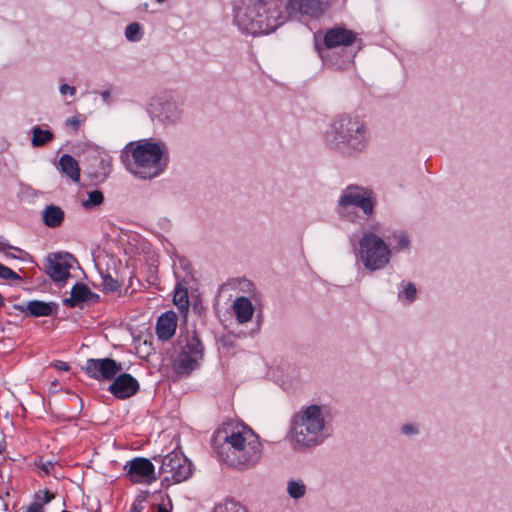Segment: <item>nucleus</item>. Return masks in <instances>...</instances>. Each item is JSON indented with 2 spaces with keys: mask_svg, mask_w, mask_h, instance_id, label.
<instances>
[{
  "mask_svg": "<svg viewBox=\"0 0 512 512\" xmlns=\"http://www.w3.org/2000/svg\"><path fill=\"white\" fill-rule=\"evenodd\" d=\"M217 437L222 440L217 446L218 457L229 466L247 470L259 462L261 442L258 435L246 425L228 424L218 431Z\"/></svg>",
  "mask_w": 512,
  "mask_h": 512,
  "instance_id": "nucleus-1",
  "label": "nucleus"
},
{
  "mask_svg": "<svg viewBox=\"0 0 512 512\" xmlns=\"http://www.w3.org/2000/svg\"><path fill=\"white\" fill-rule=\"evenodd\" d=\"M126 169L141 179L160 175L168 164L166 146L147 139L128 143L120 154Z\"/></svg>",
  "mask_w": 512,
  "mask_h": 512,
  "instance_id": "nucleus-2",
  "label": "nucleus"
},
{
  "mask_svg": "<svg viewBox=\"0 0 512 512\" xmlns=\"http://www.w3.org/2000/svg\"><path fill=\"white\" fill-rule=\"evenodd\" d=\"M235 22L245 33L269 34L287 21L276 1L243 0L235 10Z\"/></svg>",
  "mask_w": 512,
  "mask_h": 512,
  "instance_id": "nucleus-3",
  "label": "nucleus"
},
{
  "mask_svg": "<svg viewBox=\"0 0 512 512\" xmlns=\"http://www.w3.org/2000/svg\"><path fill=\"white\" fill-rule=\"evenodd\" d=\"M367 140L368 132L364 121L349 114L334 118L326 132L327 143L343 154L362 151Z\"/></svg>",
  "mask_w": 512,
  "mask_h": 512,
  "instance_id": "nucleus-4",
  "label": "nucleus"
},
{
  "mask_svg": "<svg viewBox=\"0 0 512 512\" xmlns=\"http://www.w3.org/2000/svg\"><path fill=\"white\" fill-rule=\"evenodd\" d=\"M325 430L326 421L322 409L310 405L294 416L290 430L291 441L298 448L313 447L322 443Z\"/></svg>",
  "mask_w": 512,
  "mask_h": 512,
  "instance_id": "nucleus-5",
  "label": "nucleus"
},
{
  "mask_svg": "<svg viewBox=\"0 0 512 512\" xmlns=\"http://www.w3.org/2000/svg\"><path fill=\"white\" fill-rule=\"evenodd\" d=\"M359 255L365 268L376 271L390 261L391 251L382 238L374 233H364L359 242Z\"/></svg>",
  "mask_w": 512,
  "mask_h": 512,
  "instance_id": "nucleus-6",
  "label": "nucleus"
},
{
  "mask_svg": "<svg viewBox=\"0 0 512 512\" xmlns=\"http://www.w3.org/2000/svg\"><path fill=\"white\" fill-rule=\"evenodd\" d=\"M180 352L175 359L174 368L179 374H189L203 357V346L195 333L179 339Z\"/></svg>",
  "mask_w": 512,
  "mask_h": 512,
  "instance_id": "nucleus-7",
  "label": "nucleus"
},
{
  "mask_svg": "<svg viewBox=\"0 0 512 512\" xmlns=\"http://www.w3.org/2000/svg\"><path fill=\"white\" fill-rule=\"evenodd\" d=\"M191 462L181 452H171L163 458L160 473L168 483H180L191 477Z\"/></svg>",
  "mask_w": 512,
  "mask_h": 512,
  "instance_id": "nucleus-8",
  "label": "nucleus"
},
{
  "mask_svg": "<svg viewBox=\"0 0 512 512\" xmlns=\"http://www.w3.org/2000/svg\"><path fill=\"white\" fill-rule=\"evenodd\" d=\"M350 206L359 207L367 215L371 214L374 208L370 193L353 186L343 191L339 200V213L345 214Z\"/></svg>",
  "mask_w": 512,
  "mask_h": 512,
  "instance_id": "nucleus-9",
  "label": "nucleus"
},
{
  "mask_svg": "<svg viewBox=\"0 0 512 512\" xmlns=\"http://www.w3.org/2000/svg\"><path fill=\"white\" fill-rule=\"evenodd\" d=\"M75 261L69 253H53L46 259L45 271L55 282H63L70 276Z\"/></svg>",
  "mask_w": 512,
  "mask_h": 512,
  "instance_id": "nucleus-10",
  "label": "nucleus"
},
{
  "mask_svg": "<svg viewBox=\"0 0 512 512\" xmlns=\"http://www.w3.org/2000/svg\"><path fill=\"white\" fill-rule=\"evenodd\" d=\"M122 369V365L111 358L88 359L85 365L87 375L97 380H111Z\"/></svg>",
  "mask_w": 512,
  "mask_h": 512,
  "instance_id": "nucleus-11",
  "label": "nucleus"
},
{
  "mask_svg": "<svg viewBox=\"0 0 512 512\" xmlns=\"http://www.w3.org/2000/svg\"><path fill=\"white\" fill-rule=\"evenodd\" d=\"M124 469L133 483H151L156 479L154 465L146 458H135L127 462Z\"/></svg>",
  "mask_w": 512,
  "mask_h": 512,
  "instance_id": "nucleus-12",
  "label": "nucleus"
},
{
  "mask_svg": "<svg viewBox=\"0 0 512 512\" xmlns=\"http://www.w3.org/2000/svg\"><path fill=\"white\" fill-rule=\"evenodd\" d=\"M325 10L322 0H287L283 14L288 18L297 15L320 17Z\"/></svg>",
  "mask_w": 512,
  "mask_h": 512,
  "instance_id": "nucleus-13",
  "label": "nucleus"
},
{
  "mask_svg": "<svg viewBox=\"0 0 512 512\" xmlns=\"http://www.w3.org/2000/svg\"><path fill=\"white\" fill-rule=\"evenodd\" d=\"M110 392L119 399H127L139 390L138 381L130 374H120L110 385Z\"/></svg>",
  "mask_w": 512,
  "mask_h": 512,
  "instance_id": "nucleus-14",
  "label": "nucleus"
},
{
  "mask_svg": "<svg viewBox=\"0 0 512 512\" xmlns=\"http://www.w3.org/2000/svg\"><path fill=\"white\" fill-rule=\"evenodd\" d=\"M357 39V35L352 30L343 28V27H335L329 29L324 36V44L326 48H336L340 46H350Z\"/></svg>",
  "mask_w": 512,
  "mask_h": 512,
  "instance_id": "nucleus-15",
  "label": "nucleus"
},
{
  "mask_svg": "<svg viewBox=\"0 0 512 512\" xmlns=\"http://www.w3.org/2000/svg\"><path fill=\"white\" fill-rule=\"evenodd\" d=\"M176 327V314L172 311H167L159 317L157 321L156 332L160 339L167 340L174 335Z\"/></svg>",
  "mask_w": 512,
  "mask_h": 512,
  "instance_id": "nucleus-16",
  "label": "nucleus"
},
{
  "mask_svg": "<svg viewBox=\"0 0 512 512\" xmlns=\"http://www.w3.org/2000/svg\"><path fill=\"white\" fill-rule=\"evenodd\" d=\"M232 311L239 324L249 322L254 315V307L247 297H237L232 304Z\"/></svg>",
  "mask_w": 512,
  "mask_h": 512,
  "instance_id": "nucleus-17",
  "label": "nucleus"
},
{
  "mask_svg": "<svg viewBox=\"0 0 512 512\" xmlns=\"http://www.w3.org/2000/svg\"><path fill=\"white\" fill-rule=\"evenodd\" d=\"M56 308L57 305L53 302L33 300L26 303L22 312L33 317H45L52 315Z\"/></svg>",
  "mask_w": 512,
  "mask_h": 512,
  "instance_id": "nucleus-18",
  "label": "nucleus"
},
{
  "mask_svg": "<svg viewBox=\"0 0 512 512\" xmlns=\"http://www.w3.org/2000/svg\"><path fill=\"white\" fill-rule=\"evenodd\" d=\"M64 218V211L55 205L47 206L42 213L43 222L49 228L59 227L63 223Z\"/></svg>",
  "mask_w": 512,
  "mask_h": 512,
  "instance_id": "nucleus-19",
  "label": "nucleus"
},
{
  "mask_svg": "<svg viewBox=\"0 0 512 512\" xmlns=\"http://www.w3.org/2000/svg\"><path fill=\"white\" fill-rule=\"evenodd\" d=\"M61 171L72 181L78 182L80 179V168L78 162L70 155L65 154L59 160Z\"/></svg>",
  "mask_w": 512,
  "mask_h": 512,
  "instance_id": "nucleus-20",
  "label": "nucleus"
},
{
  "mask_svg": "<svg viewBox=\"0 0 512 512\" xmlns=\"http://www.w3.org/2000/svg\"><path fill=\"white\" fill-rule=\"evenodd\" d=\"M89 289L84 284H75L71 290V297L64 299V304L74 307L78 302L86 300Z\"/></svg>",
  "mask_w": 512,
  "mask_h": 512,
  "instance_id": "nucleus-21",
  "label": "nucleus"
},
{
  "mask_svg": "<svg viewBox=\"0 0 512 512\" xmlns=\"http://www.w3.org/2000/svg\"><path fill=\"white\" fill-rule=\"evenodd\" d=\"M53 139V133L49 130H43L40 127L36 126L32 129V145L34 147H40Z\"/></svg>",
  "mask_w": 512,
  "mask_h": 512,
  "instance_id": "nucleus-22",
  "label": "nucleus"
},
{
  "mask_svg": "<svg viewBox=\"0 0 512 512\" xmlns=\"http://www.w3.org/2000/svg\"><path fill=\"white\" fill-rule=\"evenodd\" d=\"M287 493L293 499H300L306 494V485L302 480H289Z\"/></svg>",
  "mask_w": 512,
  "mask_h": 512,
  "instance_id": "nucleus-23",
  "label": "nucleus"
},
{
  "mask_svg": "<svg viewBox=\"0 0 512 512\" xmlns=\"http://www.w3.org/2000/svg\"><path fill=\"white\" fill-rule=\"evenodd\" d=\"M103 201V193L100 190H93L88 192V198L82 201V206L86 209H91L101 205Z\"/></svg>",
  "mask_w": 512,
  "mask_h": 512,
  "instance_id": "nucleus-24",
  "label": "nucleus"
},
{
  "mask_svg": "<svg viewBox=\"0 0 512 512\" xmlns=\"http://www.w3.org/2000/svg\"><path fill=\"white\" fill-rule=\"evenodd\" d=\"M101 286L107 292H115L120 289L121 284L111 275L107 274L102 276Z\"/></svg>",
  "mask_w": 512,
  "mask_h": 512,
  "instance_id": "nucleus-25",
  "label": "nucleus"
},
{
  "mask_svg": "<svg viewBox=\"0 0 512 512\" xmlns=\"http://www.w3.org/2000/svg\"><path fill=\"white\" fill-rule=\"evenodd\" d=\"M173 301L181 310L188 308V295L185 289H176Z\"/></svg>",
  "mask_w": 512,
  "mask_h": 512,
  "instance_id": "nucleus-26",
  "label": "nucleus"
},
{
  "mask_svg": "<svg viewBox=\"0 0 512 512\" xmlns=\"http://www.w3.org/2000/svg\"><path fill=\"white\" fill-rule=\"evenodd\" d=\"M141 27L138 23H132L126 27L125 36L129 41L136 42L140 40Z\"/></svg>",
  "mask_w": 512,
  "mask_h": 512,
  "instance_id": "nucleus-27",
  "label": "nucleus"
},
{
  "mask_svg": "<svg viewBox=\"0 0 512 512\" xmlns=\"http://www.w3.org/2000/svg\"><path fill=\"white\" fill-rule=\"evenodd\" d=\"M416 293H417V290H416L415 285L412 283H409L404 287L403 291L399 292L398 296L400 299L405 298L409 303H411L412 301L415 300Z\"/></svg>",
  "mask_w": 512,
  "mask_h": 512,
  "instance_id": "nucleus-28",
  "label": "nucleus"
},
{
  "mask_svg": "<svg viewBox=\"0 0 512 512\" xmlns=\"http://www.w3.org/2000/svg\"><path fill=\"white\" fill-rule=\"evenodd\" d=\"M239 510V507L236 503L232 501H227L224 503L218 504L212 512H236Z\"/></svg>",
  "mask_w": 512,
  "mask_h": 512,
  "instance_id": "nucleus-29",
  "label": "nucleus"
},
{
  "mask_svg": "<svg viewBox=\"0 0 512 512\" xmlns=\"http://www.w3.org/2000/svg\"><path fill=\"white\" fill-rule=\"evenodd\" d=\"M0 278L7 280H20L21 277L12 269L0 263Z\"/></svg>",
  "mask_w": 512,
  "mask_h": 512,
  "instance_id": "nucleus-30",
  "label": "nucleus"
},
{
  "mask_svg": "<svg viewBox=\"0 0 512 512\" xmlns=\"http://www.w3.org/2000/svg\"><path fill=\"white\" fill-rule=\"evenodd\" d=\"M165 109H167V111H169L171 114L169 116H167L165 118V121L167 123H172V122H175L179 119L180 117V114L179 112L177 111L176 107L172 104H167L165 106Z\"/></svg>",
  "mask_w": 512,
  "mask_h": 512,
  "instance_id": "nucleus-31",
  "label": "nucleus"
},
{
  "mask_svg": "<svg viewBox=\"0 0 512 512\" xmlns=\"http://www.w3.org/2000/svg\"><path fill=\"white\" fill-rule=\"evenodd\" d=\"M354 58V54H349L346 60H343L341 63L338 61L331 62V65L337 66L339 69L346 68L350 63H352Z\"/></svg>",
  "mask_w": 512,
  "mask_h": 512,
  "instance_id": "nucleus-32",
  "label": "nucleus"
},
{
  "mask_svg": "<svg viewBox=\"0 0 512 512\" xmlns=\"http://www.w3.org/2000/svg\"><path fill=\"white\" fill-rule=\"evenodd\" d=\"M402 432L405 435H414L418 433V428L414 424H405L402 426Z\"/></svg>",
  "mask_w": 512,
  "mask_h": 512,
  "instance_id": "nucleus-33",
  "label": "nucleus"
},
{
  "mask_svg": "<svg viewBox=\"0 0 512 512\" xmlns=\"http://www.w3.org/2000/svg\"><path fill=\"white\" fill-rule=\"evenodd\" d=\"M397 237H398V248L399 249L408 248V246H409L408 237L403 233H400Z\"/></svg>",
  "mask_w": 512,
  "mask_h": 512,
  "instance_id": "nucleus-34",
  "label": "nucleus"
},
{
  "mask_svg": "<svg viewBox=\"0 0 512 512\" xmlns=\"http://www.w3.org/2000/svg\"><path fill=\"white\" fill-rule=\"evenodd\" d=\"M65 123L67 126L72 127L74 131H77L81 124V121L79 120L78 117H71V118H68Z\"/></svg>",
  "mask_w": 512,
  "mask_h": 512,
  "instance_id": "nucleus-35",
  "label": "nucleus"
},
{
  "mask_svg": "<svg viewBox=\"0 0 512 512\" xmlns=\"http://www.w3.org/2000/svg\"><path fill=\"white\" fill-rule=\"evenodd\" d=\"M59 90L62 95L69 93L70 95L73 96L76 93V88L69 86L67 84L61 85Z\"/></svg>",
  "mask_w": 512,
  "mask_h": 512,
  "instance_id": "nucleus-36",
  "label": "nucleus"
},
{
  "mask_svg": "<svg viewBox=\"0 0 512 512\" xmlns=\"http://www.w3.org/2000/svg\"><path fill=\"white\" fill-rule=\"evenodd\" d=\"M26 512H44L43 506L39 503L31 504Z\"/></svg>",
  "mask_w": 512,
  "mask_h": 512,
  "instance_id": "nucleus-37",
  "label": "nucleus"
},
{
  "mask_svg": "<svg viewBox=\"0 0 512 512\" xmlns=\"http://www.w3.org/2000/svg\"><path fill=\"white\" fill-rule=\"evenodd\" d=\"M40 467L46 474H49L51 470L54 468V464L52 462L47 461L45 463H42Z\"/></svg>",
  "mask_w": 512,
  "mask_h": 512,
  "instance_id": "nucleus-38",
  "label": "nucleus"
},
{
  "mask_svg": "<svg viewBox=\"0 0 512 512\" xmlns=\"http://www.w3.org/2000/svg\"><path fill=\"white\" fill-rule=\"evenodd\" d=\"M56 367L60 370H63V371H68L70 369V366L68 363L66 362H59Z\"/></svg>",
  "mask_w": 512,
  "mask_h": 512,
  "instance_id": "nucleus-39",
  "label": "nucleus"
},
{
  "mask_svg": "<svg viewBox=\"0 0 512 512\" xmlns=\"http://www.w3.org/2000/svg\"><path fill=\"white\" fill-rule=\"evenodd\" d=\"M53 498H54L53 494H51L48 491L44 492V498H43L44 503H49Z\"/></svg>",
  "mask_w": 512,
  "mask_h": 512,
  "instance_id": "nucleus-40",
  "label": "nucleus"
},
{
  "mask_svg": "<svg viewBox=\"0 0 512 512\" xmlns=\"http://www.w3.org/2000/svg\"><path fill=\"white\" fill-rule=\"evenodd\" d=\"M101 96H102V98H103V100H104L105 102H107V103L109 102L110 92H109L108 90L103 91V92L101 93Z\"/></svg>",
  "mask_w": 512,
  "mask_h": 512,
  "instance_id": "nucleus-41",
  "label": "nucleus"
},
{
  "mask_svg": "<svg viewBox=\"0 0 512 512\" xmlns=\"http://www.w3.org/2000/svg\"><path fill=\"white\" fill-rule=\"evenodd\" d=\"M317 50H318V54H319V56L321 57V59H322L323 61H325V60H326V57H327V56H326V54H325V52H324L322 49L318 48V47H317Z\"/></svg>",
  "mask_w": 512,
  "mask_h": 512,
  "instance_id": "nucleus-42",
  "label": "nucleus"
},
{
  "mask_svg": "<svg viewBox=\"0 0 512 512\" xmlns=\"http://www.w3.org/2000/svg\"><path fill=\"white\" fill-rule=\"evenodd\" d=\"M6 248H12V247L7 245V244H5V243L0 242V251H4L5 252Z\"/></svg>",
  "mask_w": 512,
  "mask_h": 512,
  "instance_id": "nucleus-43",
  "label": "nucleus"
},
{
  "mask_svg": "<svg viewBox=\"0 0 512 512\" xmlns=\"http://www.w3.org/2000/svg\"><path fill=\"white\" fill-rule=\"evenodd\" d=\"M158 512H169L163 505H158Z\"/></svg>",
  "mask_w": 512,
  "mask_h": 512,
  "instance_id": "nucleus-44",
  "label": "nucleus"
},
{
  "mask_svg": "<svg viewBox=\"0 0 512 512\" xmlns=\"http://www.w3.org/2000/svg\"><path fill=\"white\" fill-rule=\"evenodd\" d=\"M130 512H140V508H139L137 505H133V506L131 507Z\"/></svg>",
  "mask_w": 512,
  "mask_h": 512,
  "instance_id": "nucleus-45",
  "label": "nucleus"
},
{
  "mask_svg": "<svg viewBox=\"0 0 512 512\" xmlns=\"http://www.w3.org/2000/svg\"><path fill=\"white\" fill-rule=\"evenodd\" d=\"M4 449H5L4 442L2 440H0V454L4 451Z\"/></svg>",
  "mask_w": 512,
  "mask_h": 512,
  "instance_id": "nucleus-46",
  "label": "nucleus"
},
{
  "mask_svg": "<svg viewBox=\"0 0 512 512\" xmlns=\"http://www.w3.org/2000/svg\"><path fill=\"white\" fill-rule=\"evenodd\" d=\"M158 3H162L164 2L165 0H156Z\"/></svg>",
  "mask_w": 512,
  "mask_h": 512,
  "instance_id": "nucleus-47",
  "label": "nucleus"
}]
</instances>
